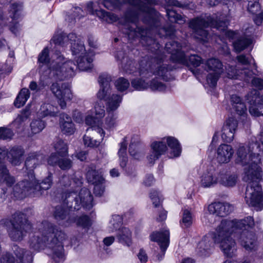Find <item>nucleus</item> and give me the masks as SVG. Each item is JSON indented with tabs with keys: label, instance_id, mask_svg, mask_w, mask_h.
<instances>
[{
	"label": "nucleus",
	"instance_id": "dca6fc26",
	"mask_svg": "<svg viewBox=\"0 0 263 263\" xmlns=\"http://www.w3.org/2000/svg\"><path fill=\"white\" fill-rule=\"evenodd\" d=\"M22 8L21 4H12L9 10V17H7L4 16L3 11L0 7V21L3 25L8 26L10 31L14 34L16 33L20 26L18 20L21 16Z\"/></svg>",
	"mask_w": 263,
	"mask_h": 263
},
{
	"label": "nucleus",
	"instance_id": "bf43d9fd",
	"mask_svg": "<svg viewBox=\"0 0 263 263\" xmlns=\"http://www.w3.org/2000/svg\"><path fill=\"white\" fill-rule=\"evenodd\" d=\"M150 198L155 208H159L161 205L162 201L160 194L155 190H153L150 193Z\"/></svg>",
	"mask_w": 263,
	"mask_h": 263
},
{
	"label": "nucleus",
	"instance_id": "f3484780",
	"mask_svg": "<svg viewBox=\"0 0 263 263\" xmlns=\"http://www.w3.org/2000/svg\"><path fill=\"white\" fill-rule=\"evenodd\" d=\"M204 68L209 73L206 76V82L211 87H215L220 74L223 71L221 62L216 58H211L204 63Z\"/></svg>",
	"mask_w": 263,
	"mask_h": 263
},
{
	"label": "nucleus",
	"instance_id": "c85d7f7f",
	"mask_svg": "<svg viewBox=\"0 0 263 263\" xmlns=\"http://www.w3.org/2000/svg\"><path fill=\"white\" fill-rule=\"evenodd\" d=\"M219 172L206 170L200 177L201 186L204 188L214 186L218 183Z\"/></svg>",
	"mask_w": 263,
	"mask_h": 263
},
{
	"label": "nucleus",
	"instance_id": "f03ea898",
	"mask_svg": "<svg viewBox=\"0 0 263 263\" xmlns=\"http://www.w3.org/2000/svg\"><path fill=\"white\" fill-rule=\"evenodd\" d=\"M66 235L52 223L44 221L40 224L39 231L30 236V246L36 250L46 248L55 263L64 260L63 241Z\"/></svg>",
	"mask_w": 263,
	"mask_h": 263
},
{
	"label": "nucleus",
	"instance_id": "412c9836",
	"mask_svg": "<svg viewBox=\"0 0 263 263\" xmlns=\"http://www.w3.org/2000/svg\"><path fill=\"white\" fill-rule=\"evenodd\" d=\"M150 239L153 241L157 242L162 251V254L157 255V260L160 261L164 255L165 252L170 242V232L168 230L153 232L150 235Z\"/></svg>",
	"mask_w": 263,
	"mask_h": 263
},
{
	"label": "nucleus",
	"instance_id": "0eeeda50",
	"mask_svg": "<svg viewBox=\"0 0 263 263\" xmlns=\"http://www.w3.org/2000/svg\"><path fill=\"white\" fill-rule=\"evenodd\" d=\"M111 77L107 74H102L99 76V82L100 84V89L97 93V98L99 101L107 102V116L105 118L104 126L106 129H110L117 125V114L114 111L120 106L122 98L118 95H112L109 98L111 90L110 88V82Z\"/></svg>",
	"mask_w": 263,
	"mask_h": 263
},
{
	"label": "nucleus",
	"instance_id": "7c9ffc66",
	"mask_svg": "<svg viewBox=\"0 0 263 263\" xmlns=\"http://www.w3.org/2000/svg\"><path fill=\"white\" fill-rule=\"evenodd\" d=\"M230 102L236 112L239 116L246 118V122L247 126L249 125L247 115V107L240 97L236 95H232L230 97Z\"/></svg>",
	"mask_w": 263,
	"mask_h": 263
},
{
	"label": "nucleus",
	"instance_id": "ddd939ff",
	"mask_svg": "<svg viewBox=\"0 0 263 263\" xmlns=\"http://www.w3.org/2000/svg\"><path fill=\"white\" fill-rule=\"evenodd\" d=\"M237 59L239 63L237 69L233 66L226 68L228 77L230 79H244L248 81V78L253 74V72L248 69V66L253 63V59L250 55L246 57L243 54L237 56Z\"/></svg>",
	"mask_w": 263,
	"mask_h": 263
},
{
	"label": "nucleus",
	"instance_id": "13d9d810",
	"mask_svg": "<svg viewBox=\"0 0 263 263\" xmlns=\"http://www.w3.org/2000/svg\"><path fill=\"white\" fill-rule=\"evenodd\" d=\"M91 112L95 113V116L96 118L101 119L105 115L104 106L103 103L101 102H97L94 107V111H90Z\"/></svg>",
	"mask_w": 263,
	"mask_h": 263
},
{
	"label": "nucleus",
	"instance_id": "603ef678",
	"mask_svg": "<svg viewBox=\"0 0 263 263\" xmlns=\"http://www.w3.org/2000/svg\"><path fill=\"white\" fill-rule=\"evenodd\" d=\"M122 223V217L118 215H113L109 222L110 231L113 232L117 230H120V228Z\"/></svg>",
	"mask_w": 263,
	"mask_h": 263
},
{
	"label": "nucleus",
	"instance_id": "423d86ee",
	"mask_svg": "<svg viewBox=\"0 0 263 263\" xmlns=\"http://www.w3.org/2000/svg\"><path fill=\"white\" fill-rule=\"evenodd\" d=\"M259 148L258 144L254 143L250 144L249 146H239L237 150L236 163L246 166L243 177L245 181L260 176L261 168L259 164L261 157L258 153Z\"/></svg>",
	"mask_w": 263,
	"mask_h": 263
},
{
	"label": "nucleus",
	"instance_id": "e2e57ef3",
	"mask_svg": "<svg viewBox=\"0 0 263 263\" xmlns=\"http://www.w3.org/2000/svg\"><path fill=\"white\" fill-rule=\"evenodd\" d=\"M61 157L57 153H52L47 159V163L51 166L58 165Z\"/></svg>",
	"mask_w": 263,
	"mask_h": 263
},
{
	"label": "nucleus",
	"instance_id": "8fccbe9b",
	"mask_svg": "<svg viewBox=\"0 0 263 263\" xmlns=\"http://www.w3.org/2000/svg\"><path fill=\"white\" fill-rule=\"evenodd\" d=\"M213 247V242L210 241V238L205 236L199 242L198 249L201 255H206L205 252L209 250Z\"/></svg>",
	"mask_w": 263,
	"mask_h": 263
},
{
	"label": "nucleus",
	"instance_id": "a878e982",
	"mask_svg": "<svg viewBox=\"0 0 263 263\" xmlns=\"http://www.w3.org/2000/svg\"><path fill=\"white\" fill-rule=\"evenodd\" d=\"M211 214L223 217L229 214L233 210V207L228 203L214 202L210 204L208 208Z\"/></svg>",
	"mask_w": 263,
	"mask_h": 263
},
{
	"label": "nucleus",
	"instance_id": "680f3d73",
	"mask_svg": "<svg viewBox=\"0 0 263 263\" xmlns=\"http://www.w3.org/2000/svg\"><path fill=\"white\" fill-rule=\"evenodd\" d=\"M58 166L63 170H69L72 166V161L69 158L61 157Z\"/></svg>",
	"mask_w": 263,
	"mask_h": 263
},
{
	"label": "nucleus",
	"instance_id": "4be33fe9",
	"mask_svg": "<svg viewBox=\"0 0 263 263\" xmlns=\"http://www.w3.org/2000/svg\"><path fill=\"white\" fill-rule=\"evenodd\" d=\"M247 99L250 104L249 111L250 114L256 117L263 116V96L254 91L248 95Z\"/></svg>",
	"mask_w": 263,
	"mask_h": 263
},
{
	"label": "nucleus",
	"instance_id": "cd10ccee",
	"mask_svg": "<svg viewBox=\"0 0 263 263\" xmlns=\"http://www.w3.org/2000/svg\"><path fill=\"white\" fill-rule=\"evenodd\" d=\"M234 154L232 147L228 144H222L220 145L216 151V159L220 163L229 162Z\"/></svg>",
	"mask_w": 263,
	"mask_h": 263
},
{
	"label": "nucleus",
	"instance_id": "4c0bfd02",
	"mask_svg": "<svg viewBox=\"0 0 263 263\" xmlns=\"http://www.w3.org/2000/svg\"><path fill=\"white\" fill-rule=\"evenodd\" d=\"M165 143H167L168 146L170 148L171 157H178L181 153V147L177 139L172 137L164 138Z\"/></svg>",
	"mask_w": 263,
	"mask_h": 263
},
{
	"label": "nucleus",
	"instance_id": "f704fd0d",
	"mask_svg": "<svg viewBox=\"0 0 263 263\" xmlns=\"http://www.w3.org/2000/svg\"><path fill=\"white\" fill-rule=\"evenodd\" d=\"M116 58L117 60L120 61V65L122 68L128 73H134L136 68L134 66L133 62L125 56L124 51H118Z\"/></svg>",
	"mask_w": 263,
	"mask_h": 263
},
{
	"label": "nucleus",
	"instance_id": "39448f33",
	"mask_svg": "<svg viewBox=\"0 0 263 263\" xmlns=\"http://www.w3.org/2000/svg\"><path fill=\"white\" fill-rule=\"evenodd\" d=\"M62 205L56 206L54 216L58 220H64L70 214V211L78 210L81 207L89 210L93 206V198L86 188L81 190L79 194L73 191H68L62 195Z\"/></svg>",
	"mask_w": 263,
	"mask_h": 263
},
{
	"label": "nucleus",
	"instance_id": "774afa93",
	"mask_svg": "<svg viewBox=\"0 0 263 263\" xmlns=\"http://www.w3.org/2000/svg\"><path fill=\"white\" fill-rule=\"evenodd\" d=\"M94 185V194L96 196H101L105 191V187L103 185V183H101V184H96Z\"/></svg>",
	"mask_w": 263,
	"mask_h": 263
},
{
	"label": "nucleus",
	"instance_id": "20e7f679",
	"mask_svg": "<svg viewBox=\"0 0 263 263\" xmlns=\"http://www.w3.org/2000/svg\"><path fill=\"white\" fill-rule=\"evenodd\" d=\"M245 227L242 221L237 219H223L217 226L212 234V237L219 247L224 254L229 257H232L236 251V242L231 237L233 233H237L238 230Z\"/></svg>",
	"mask_w": 263,
	"mask_h": 263
},
{
	"label": "nucleus",
	"instance_id": "79ce46f5",
	"mask_svg": "<svg viewBox=\"0 0 263 263\" xmlns=\"http://www.w3.org/2000/svg\"><path fill=\"white\" fill-rule=\"evenodd\" d=\"M30 95V91L28 89L26 88H22L14 101V105L17 108L23 106L29 98Z\"/></svg>",
	"mask_w": 263,
	"mask_h": 263
},
{
	"label": "nucleus",
	"instance_id": "5fc2aeb1",
	"mask_svg": "<svg viewBox=\"0 0 263 263\" xmlns=\"http://www.w3.org/2000/svg\"><path fill=\"white\" fill-rule=\"evenodd\" d=\"M45 126L44 122L40 119L33 120L30 124L31 132L33 134L40 133Z\"/></svg>",
	"mask_w": 263,
	"mask_h": 263
},
{
	"label": "nucleus",
	"instance_id": "6e6d98bb",
	"mask_svg": "<svg viewBox=\"0 0 263 263\" xmlns=\"http://www.w3.org/2000/svg\"><path fill=\"white\" fill-rule=\"evenodd\" d=\"M186 63H182L183 65H187L188 66L192 65L194 67H197L199 66L202 62L201 58L196 54L191 55L188 59L185 57Z\"/></svg>",
	"mask_w": 263,
	"mask_h": 263
},
{
	"label": "nucleus",
	"instance_id": "1a4fd4ad",
	"mask_svg": "<svg viewBox=\"0 0 263 263\" xmlns=\"http://www.w3.org/2000/svg\"><path fill=\"white\" fill-rule=\"evenodd\" d=\"M29 178V181L24 180L19 182L13 187V195L17 199H23L31 194H42V193L38 192L41 190L49 189L52 184V174L51 173H49L48 176L40 184L36 180L33 174H31Z\"/></svg>",
	"mask_w": 263,
	"mask_h": 263
},
{
	"label": "nucleus",
	"instance_id": "c9c22d12",
	"mask_svg": "<svg viewBox=\"0 0 263 263\" xmlns=\"http://www.w3.org/2000/svg\"><path fill=\"white\" fill-rule=\"evenodd\" d=\"M77 36L74 33H69L67 35L64 33H61L55 34L52 37L51 42H53L55 45L65 46L67 45L68 43H70V42H75Z\"/></svg>",
	"mask_w": 263,
	"mask_h": 263
},
{
	"label": "nucleus",
	"instance_id": "2f4dec72",
	"mask_svg": "<svg viewBox=\"0 0 263 263\" xmlns=\"http://www.w3.org/2000/svg\"><path fill=\"white\" fill-rule=\"evenodd\" d=\"M44 161V157L43 154L32 152L28 154L25 161V166L27 169L32 171L37 165L42 164Z\"/></svg>",
	"mask_w": 263,
	"mask_h": 263
},
{
	"label": "nucleus",
	"instance_id": "6ab92c4d",
	"mask_svg": "<svg viewBox=\"0 0 263 263\" xmlns=\"http://www.w3.org/2000/svg\"><path fill=\"white\" fill-rule=\"evenodd\" d=\"M131 84L132 86L137 90H143L149 88L153 91L163 92L165 91L167 88L165 84L156 79H153L149 84L142 79H134L132 81Z\"/></svg>",
	"mask_w": 263,
	"mask_h": 263
},
{
	"label": "nucleus",
	"instance_id": "0e129e2a",
	"mask_svg": "<svg viewBox=\"0 0 263 263\" xmlns=\"http://www.w3.org/2000/svg\"><path fill=\"white\" fill-rule=\"evenodd\" d=\"M13 136V132L9 128L0 127V139H10Z\"/></svg>",
	"mask_w": 263,
	"mask_h": 263
},
{
	"label": "nucleus",
	"instance_id": "c756f323",
	"mask_svg": "<svg viewBox=\"0 0 263 263\" xmlns=\"http://www.w3.org/2000/svg\"><path fill=\"white\" fill-rule=\"evenodd\" d=\"M59 126L61 132L66 135H71L76 131V127L70 117L65 114L60 116Z\"/></svg>",
	"mask_w": 263,
	"mask_h": 263
},
{
	"label": "nucleus",
	"instance_id": "a18cd8bd",
	"mask_svg": "<svg viewBox=\"0 0 263 263\" xmlns=\"http://www.w3.org/2000/svg\"><path fill=\"white\" fill-rule=\"evenodd\" d=\"M58 114V108L50 104H43L40 108V114L42 117L48 116L54 117Z\"/></svg>",
	"mask_w": 263,
	"mask_h": 263
},
{
	"label": "nucleus",
	"instance_id": "3c124183",
	"mask_svg": "<svg viewBox=\"0 0 263 263\" xmlns=\"http://www.w3.org/2000/svg\"><path fill=\"white\" fill-rule=\"evenodd\" d=\"M68 220L70 222H76L78 226L85 228L90 227L91 225V221L89 218L86 215H82L79 217L77 220H72L68 218Z\"/></svg>",
	"mask_w": 263,
	"mask_h": 263
},
{
	"label": "nucleus",
	"instance_id": "a19ab883",
	"mask_svg": "<svg viewBox=\"0 0 263 263\" xmlns=\"http://www.w3.org/2000/svg\"><path fill=\"white\" fill-rule=\"evenodd\" d=\"M72 179L73 181L71 183L69 176H64L60 180V183L62 185L65 187L71 185L72 189L77 187L80 188L82 186L83 183L82 178L80 176H75Z\"/></svg>",
	"mask_w": 263,
	"mask_h": 263
},
{
	"label": "nucleus",
	"instance_id": "f8f14e48",
	"mask_svg": "<svg viewBox=\"0 0 263 263\" xmlns=\"http://www.w3.org/2000/svg\"><path fill=\"white\" fill-rule=\"evenodd\" d=\"M70 48L72 54L74 56L77 63L75 70L77 67L82 71L87 70L91 68L94 53L91 51L86 52L83 42L81 38L77 36L76 41L70 42Z\"/></svg>",
	"mask_w": 263,
	"mask_h": 263
},
{
	"label": "nucleus",
	"instance_id": "69168bd1",
	"mask_svg": "<svg viewBox=\"0 0 263 263\" xmlns=\"http://www.w3.org/2000/svg\"><path fill=\"white\" fill-rule=\"evenodd\" d=\"M138 145L136 144L132 143L129 145V153L130 155L135 159H138L141 156V154L137 151Z\"/></svg>",
	"mask_w": 263,
	"mask_h": 263
},
{
	"label": "nucleus",
	"instance_id": "37998d69",
	"mask_svg": "<svg viewBox=\"0 0 263 263\" xmlns=\"http://www.w3.org/2000/svg\"><path fill=\"white\" fill-rule=\"evenodd\" d=\"M193 216L191 211L189 209L182 210V218L180 220V225L183 228L190 227L193 223Z\"/></svg>",
	"mask_w": 263,
	"mask_h": 263
},
{
	"label": "nucleus",
	"instance_id": "7ed1b4c3",
	"mask_svg": "<svg viewBox=\"0 0 263 263\" xmlns=\"http://www.w3.org/2000/svg\"><path fill=\"white\" fill-rule=\"evenodd\" d=\"M49 49L45 47L38 56L40 72L49 68V77L55 80H62L74 76L76 64L71 61L66 59L60 52H56L51 57L49 64Z\"/></svg>",
	"mask_w": 263,
	"mask_h": 263
},
{
	"label": "nucleus",
	"instance_id": "58836bf2",
	"mask_svg": "<svg viewBox=\"0 0 263 263\" xmlns=\"http://www.w3.org/2000/svg\"><path fill=\"white\" fill-rule=\"evenodd\" d=\"M117 237L119 241L124 245L129 247L132 243V233L128 228H122L119 230Z\"/></svg>",
	"mask_w": 263,
	"mask_h": 263
},
{
	"label": "nucleus",
	"instance_id": "49530a36",
	"mask_svg": "<svg viewBox=\"0 0 263 263\" xmlns=\"http://www.w3.org/2000/svg\"><path fill=\"white\" fill-rule=\"evenodd\" d=\"M30 115L31 111L29 107L27 106L14 121L13 125L15 126L16 128H20L22 123L25 121L30 117Z\"/></svg>",
	"mask_w": 263,
	"mask_h": 263
},
{
	"label": "nucleus",
	"instance_id": "e433bc0d",
	"mask_svg": "<svg viewBox=\"0 0 263 263\" xmlns=\"http://www.w3.org/2000/svg\"><path fill=\"white\" fill-rule=\"evenodd\" d=\"M237 177L236 175L230 174L225 171L219 172L218 183L223 186L231 187L234 186L237 182Z\"/></svg>",
	"mask_w": 263,
	"mask_h": 263
},
{
	"label": "nucleus",
	"instance_id": "a211bd4d",
	"mask_svg": "<svg viewBox=\"0 0 263 263\" xmlns=\"http://www.w3.org/2000/svg\"><path fill=\"white\" fill-rule=\"evenodd\" d=\"M51 90L59 100V103L62 109L66 107V102L71 100L72 94L69 84L54 83L51 86Z\"/></svg>",
	"mask_w": 263,
	"mask_h": 263
},
{
	"label": "nucleus",
	"instance_id": "393cba45",
	"mask_svg": "<svg viewBox=\"0 0 263 263\" xmlns=\"http://www.w3.org/2000/svg\"><path fill=\"white\" fill-rule=\"evenodd\" d=\"M238 122L234 118L227 119L222 129L221 138L227 143L231 142L234 138V134L237 129Z\"/></svg>",
	"mask_w": 263,
	"mask_h": 263
},
{
	"label": "nucleus",
	"instance_id": "6e6552de",
	"mask_svg": "<svg viewBox=\"0 0 263 263\" xmlns=\"http://www.w3.org/2000/svg\"><path fill=\"white\" fill-rule=\"evenodd\" d=\"M227 25V22L221 21L220 18L215 20L214 16L208 15L193 19L189 24L190 27L194 31L195 37L203 42H208L211 37L208 31L205 30L209 27L219 32H225L227 36L233 39L235 33L232 31H226Z\"/></svg>",
	"mask_w": 263,
	"mask_h": 263
},
{
	"label": "nucleus",
	"instance_id": "09e8293b",
	"mask_svg": "<svg viewBox=\"0 0 263 263\" xmlns=\"http://www.w3.org/2000/svg\"><path fill=\"white\" fill-rule=\"evenodd\" d=\"M251 43V41L246 37H241L233 42L234 50L237 52H240Z\"/></svg>",
	"mask_w": 263,
	"mask_h": 263
},
{
	"label": "nucleus",
	"instance_id": "f257e3e1",
	"mask_svg": "<svg viewBox=\"0 0 263 263\" xmlns=\"http://www.w3.org/2000/svg\"><path fill=\"white\" fill-rule=\"evenodd\" d=\"M125 3L130 4L133 10L125 14V23L123 25L125 30L123 32L130 37L140 36L142 44L158 54L160 45L150 35L157 31L160 37L171 36L175 31V27L171 25L162 28H157L158 13L151 7L156 4L155 0H104L102 4L111 10Z\"/></svg>",
	"mask_w": 263,
	"mask_h": 263
},
{
	"label": "nucleus",
	"instance_id": "052dcab7",
	"mask_svg": "<svg viewBox=\"0 0 263 263\" xmlns=\"http://www.w3.org/2000/svg\"><path fill=\"white\" fill-rule=\"evenodd\" d=\"M83 141L85 145L90 147H97L100 143L99 141L93 140L92 138L86 135L84 136Z\"/></svg>",
	"mask_w": 263,
	"mask_h": 263
},
{
	"label": "nucleus",
	"instance_id": "aec40b11",
	"mask_svg": "<svg viewBox=\"0 0 263 263\" xmlns=\"http://www.w3.org/2000/svg\"><path fill=\"white\" fill-rule=\"evenodd\" d=\"M99 2H90L87 4V11L92 14L97 15L100 19L108 23L115 22L117 17L113 13L106 12L102 10L100 6Z\"/></svg>",
	"mask_w": 263,
	"mask_h": 263
},
{
	"label": "nucleus",
	"instance_id": "bb28decb",
	"mask_svg": "<svg viewBox=\"0 0 263 263\" xmlns=\"http://www.w3.org/2000/svg\"><path fill=\"white\" fill-rule=\"evenodd\" d=\"M25 150L21 146H15L6 152L7 159L13 165H19L23 161Z\"/></svg>",
	"mask_w": 263,
	"mask_h": 263
},
{
	"label": "nucleus",
	"instance_id": "2eb2a0df",
	"mask_svg": "<svg viewBox=\"0 0 263 263\" xmlns=\"http://www.w3.org/2000/svg\"><path fill=\"white\" fill-rule=\"evenodd\" d=\"M242 221L246 227L238 230L237 233H240V241L241 246L248 251H254L257 248L256 238L255 234L250 231L254 226V219L251 216H248L243 219L238 220Z\"/></svg>",
	"mask_w": 263,
	"mask_h": 263
},
{
	"label": "nucleus",
	"instance_id": "72a5a7b5",
	"mask_svg": "<svg viewBox=\"0 0 263 263\" xmlns=\"http://www.w3.org/2000/svg\"><path fill=\"white\" fill-rule=\"evenodd\" d=\"M13 250L17 258L16 263H32V254L30 251L17 246H14Z\"/></svg>",
	"mask_w": 263,
	"mask_h": 263
},
{
	"label": "nucleus",
	"instance_id": "b1692460",
	"mask_svg": "<svg viewBox=\"0 0 263 263\" xmlns=\"http://www.w3.org/2000/svg\"><path fill=\"white\" fill-rule=\"evenodd\" d=\"M167 149L165 138H163L162 141L153 142L151 144L150 153L147 156L149 163H154L161 155L165 154Z\"/></svg>",
	"mask_w": 263,
	"mask_h": 263
},
{
	"label": "nucleus",
	"instance_id": "c03bdc74",
	"mask_svg": "<svg viewBox=\"0 0 263 263\" xmlns=\"http://www.w3.org/2000/svg\"><path fill=\"white\" fill-rule=\"evenodd\" d=\"M127 143L125 139L120 143V147L118 151L119 157L120 165L121 167L124 168L127 162V157L126 154Z\"/></svg>",
	"mask_w": 263,
	"mask_h": 263
},
{
	"label": "nucleus",
	"instance_id": "4d7b16f0",
	"mask_svg": "<svg viewBox=\"0 0 263 263\" xmlns=\"http://www.w3.org/2000/svg\"><path fill=\"white\" fill-rule=\"evenodd\" d=\"M129 81L124 78H119L115 82L116 87L121 92L126 90L129 87Z\"/></svg>",
	"mask_w": 263,
	"mask_h": 263
},
{
	"label": "nucleus",
	"instance_id": "338daca9",
	"mask_svg": "<svg viewBox=\"0 0 263 263\" xmlns=\"http://www.w3.org/2000/svg\"><path fill=\"white\" fill-rule=\"evenodd\" d=\"M1 263H15V259L11 254L6 253L2 255Z\"/></svg>",
	"mask_w": 263,
	"mask_h": 263
},
{
	"label": "nucleus",
	"instance_id": "ea45409f",
	"mask_svg": "<svg viewBox=\"0 0 263 263\" xmlns=\"http://www.w3.org/2000/svg\"><path fill=\"white\" fill-rule=\"evenodd\" d=\"M86 178L89 183L94 185L101 184L105 181L102 172L92 169L88 170L86 174Z\"/></svg>",
	"mask_w": 263,
	"mask_h": 263
},
{
	"label": "nucleus",
	"instance_id": "de8ad7c7",
	"mask_svg": "<svg viewBox=\"0 0 263 263\" xmlns=\"http://www.w3.org/2000/svg\"><path fill=\"white\" fill-rule=\"evenodd\" d=\"M54 148L57 153L61 157H65L68 153V147L66 143L62 140L58 139L54 143Z\"/></svg>",
	"mask_w": 263,
	"mask_h": 263
},
{
	"label": "nucleus",
	"instance_id": "473e14b6",
	"mask_svg": "<svg viewBox=\"0 0 263 263\" xmlns=\"http://www.w3.org/2000/svg\"><path fill=\"white\" fill-rule=\"evenodd\" d=\"M248 10L255 15L254 21L256 25H260L263 20V12H260V6L258 0H248Z\"/></svg>",
	"mask_w": 263,
	"mask_h": 263
},
{
	"label": "nucleus",
	"instance_id": "9d476101",
	"mask_svg": "<svg viewBox=\"0 0 263 263\" xmlns=\"http://www.w3.org/2000/svg\"><path fill=\"white\" fill-rule=\"evenodd\" d=\"M1 222L8 228L9 236L13 241L22 240L32 228L26 215L21 212L15 213L11 219H4Z\"/></svg>",
	"mask_w": 263,
	"mask_h": 263
},
{
	"label": "nucleus",
	"instance_id": "9b49d317",
	"mask_svg": "<svg viewBox=\"0 0 263 263\" xmlns=\"http://www.w3.org/2000/svg\"><path fill=\"white\" fill-rule=\"evenodd\" d=\"M151 63L153 64L144 59L139 64V73L142 78H148L154 74L166 81L170 79V72L173 69L172 67L168 66L166 64H161V59H159L158 57L152 59Z\"/></svg>",
	"mask_w": 263,
	"mask_h": 263
},
{
	"label": "nucleus",
	"instance_id": "4468645a",
	"mask_svg": "<svg viewBox=\"0 0 263 263\" xmlns=\"http://www.w3.org/2000/svg\"><path fill=\"white\" fill-rule=\"evenodd\" d=\"M260 177L252 178L247 181L248 184L245 197L247 203L249 206L255 207L257 210H261L263 205L262 190L257 181Z\"/></svg>",
	"mask_w": 263,
	"mask_h": 263
},
{
	"label": "nucleus",
	"instance_id": "5701e85b",
	"mask_svg": "<svg viewBox=\"0 0 263 263\" xmlns=\"http://www.w3.org/2000/svg\"><path fill=\"white\" fill-rule=\"evenodd\" d=\"M181 46L174 41L167 42L165 44V50L171 54L170 59L175 62L185 63V56L181 51Z\"/></svg>",
	"mask_w": 263,
	"mask_h": 263
},
{
	"label": "nucleus",
	"instance_id": "864d4df0",
	"mask_svg": "<svg viewBox=\"0 0 263 263\" xmlns=\"http://www.w3.org/2000/svg\"><path fill=\"white\" fill-rule=\"evenodd\" d=\"M166 14L168 17L169 21L171 22H177L178 23L179 21L180 23L185 22V20L179 14L177 13L176 11L172 9H166Z\"/></svg>",
	"mask_w": 263,
	"mask_h": 263
}]
</instances>
